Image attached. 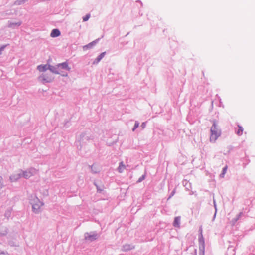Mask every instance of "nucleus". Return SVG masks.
I'll return each instance as SVG.
<instances>
[{
  "instance_id": "nucleus-1",
  "label": "nucleus",
  "mask_w": 255,
  "mask_h": 255,
  "mask_svg": "<svg viewBox=\"0 0 255 255\" xmlns=\"http://www.w3.org/2000/svg\"><path fill=\"white\" fill-rule=\"evenodd\" d=\"M212 126L210 128V142H215L217 138L221 135V130L218 128L216 120L212 121Z\"/></svg>"
},
{
  "instance_id": "nucleus-2",
  "label": "nucleus",
  "mask_w": 255,
  "mask_h": 255,
  "mask_svg": "<svg viewBox=\"0 0 255 255\" xmlns=\"http://www.w3.org/2000/svg\"><path fill=\"white\" fill-rule=\"evenodd\" d=\"M30 203L32 205V209L34 213L38 214L40 212V208L43 205V203L38 198H34L31 201Z\"/></svg>"
},
{
  "instance_id": "nucleus-3",
  "label": "nucleus",
  "mask_w": 255,
  "mask_h": 255,
  "mask_svg": "<svg viewBox=\"0 0 255 255\" xmlns=\"http://www.w3.org/2000/svg\"><path fill=\"white\" fill-rule=\"evenodd\" d=\"M54 77L50 73H42L38 77L39 81L43 84L51 83L54 80Z\"/></svg>"
},
{
  "instance_id": "nucleus-4",
  "label": "nucleus",
  "mask_w": 255,
  "mask_h": 255,
  "mask_svg": "<svg viewBox=\"0 0 255 255\" xmlns=\"http://www.w3.org/2000/svg\"><path fill=\"white\" fill-rule=\"evenodd\" d=\"M84 236L85 240L90 242L96 240L100 237V235L96 231L86 232Z\"/></svg>"
},
{
  "instance_id": "nucleus-5",
  "label": "nucleus",
  "mask_w": 255,
  "mask_h": 255,
  "mask_svg": "<svg viewBox=\"0 0 255 255\" xmlns=\"http://www.w3.org/2000/svg\"><path fill=\"white\" fill-rule=\"evenodd\" d=\"M199 255H204L205 242L202 233H199L198 236Z\"/></svg>"
},
{
  "instance_id": "nucleus-6",
  "label": "nucleus",
  "mask_w": 255,
  "mask_h": 255,
  "mask_svg": "<svg viewBox=\"0 0 255 255\" xmlns=\"http://www.w3.org/2000/svg\"><path fill=\"white\" fill-rule=\"evenodd\" d=\"M57 66L58 67V69L60 70H65L66 71H70L71 70V67L69 66L68 63L67 61L61 63L57 64Z\"/></svg>"
},
{
  "instance_id": "nucleus-7",
  "label": "nucleus",
  "mask_w": 255,
  "mask_h": 255,
  "mask_svg": "<svg viewBox=\"0 0 255 255\" xmlns=\"http://www.w3.org/2000/svg\"><path fill=\"white\" fill-rule=\"evenodd\" d=\"M99 41V38L97 39L92 42L88 43V44L84 45L83 46V50L84 51H86L89 49H92L95 45Z\"/></svg>"
},
{
  "instance_id": "nucleus-8",
  "label": "nucleus",
  "mask_w": 255,
  "mask_h": 255,
  "mask_svg": "<svg viewBox=\"0 0 255 255\" xmlns=\"http://www.w3.org/2000/svg\"><path fill=\"white\" fill-rule=\"evenodd\" d=\"M135 247L132 244H126L122 247L121 251L123 252H128L134 249Z\"/></svg>"
},
{
  "instance_id": "nucleus-9",
  "label": "nucleus",
  "mask_w": 255,
  "mask_h": 255,
  "mask_svg": "<svg viewBox=\"0 0 255 255\" xmlns=\"http://www.w3.org/2000/svg\"><path fill=\"white\" fill-rule=\"evenodd\" d=\"M21 24H22V22L21 21H19L17 22H13L8 21L7 27L8 28L15 29L17 27H18L19 26H20L21 25Z\"/></svg>"
},
{
  "instance_id": "nucleus-10",
  "label": "nucleus",
  "mask_w": 255,
  "mask_h": 255,
  "mask_svg": "<svg viewBox=\"0 0 255 255\" xmlns=\"http://www.w3.org/2000/svg\"><path fill=\"white\" fill-rule=\"evenodd\" d=\"M22 175L20 173L13 174L9 177V180L11 182L18 181L21 177Z\"/></svg>"
},
{
  "instance_id": "nucleus-11",
  "label": "nucleus",
  "mask_w": 255,
  "mask_h": 255,
  "mask_svg": "<svg viewBox=\"0 0 255 255\" xmlns=\"http://www.w3.org/2000/svg\"><path fill=\"white\" fill-rule=\"evenodd\" d=\"M49 64H41L37 66V69L40 72H45L49 70Z\"/></svg>"
},
{
  "instance_id": "nucleus-12",
  "label": "nucleus",
  "mask_w": 255,
  "mask_h": 255,
  "mask_svg": "<svg viewBox=\"0 0 255 255\" xmlns=\"http://www.w3.org/2000/svg\"><path fill=\"white\" fill-rule=\"evenodd\" d=\"M61 32L58 29H53L50 33V36L53 38L57 37L60 36Z\"/></svg>"
},
{
  "instance_id": "nucleus-13",
  "label": "nucleus",
  "mask_w": 255,
  "mask_h": 255,
  "mask_svg": "<svg viewBox=\"0 0 255 255\" xmlns=\"http://www.w3.org/2000/svg\"><path fill=\"white\" fill-rule=\"evenodd\" d=\"M180 216L175 217L173 223V225L174 227L179 228L180 226Z\"/></svg>"
},
{
  "instance_id": "nucleus-14",
  "label": "nucleus",
  "mask_w": 255,
  "mask_h": 255,
  "mask_svg": "<svg viewBox=\"0 0 255 255\" xmlns=\"http://www.w3.org/2000/svg\"><path fill=\"white\" fill-rule=\"evenodd\" d=\"M106 52L105 51V52H102L95 60L94 61H93V64H98L101 60V59L105 56V55H106Z\"/></svg>"
},
{
  "instance_id": "nucleus-15",
  "label": "nucleus",
  "mask_w": 255,
  "mask_h": 255,
  "mask_svg": "<svg viewBox=\"0 0 255 255\" xmlns=\"http://www.w3.org/2000/svg\"><path fill=\"white\" fill-rule=\"evenodd\" d=\"M235 248L233 246H229L226 252V255H235Z\"/></svg>"
},
{
  "instance_id": "nucleus-16",
  "label": "nucleus",
  "mask_w": 255,
  "mask_h": 255,
  "mask_svg": "<svg viewBox=\"0 0 255 255\" xmlns=\"http://www.w3.org/2000/svg\"><path fill=\"white\" fill-rule=\"evenodd\" d=\"M49 70L54 74H58L59 73V70L58 69V67L57 66V65H56L55 66H52L49 64Z\"/></svg>"
},
{
  "instance_id": "nucleus-17",
  "label": "nucleus",
  "mask_w": 255,
  "mask_h": 255,
  "mask_svg": "<svg viewBox=\"0 0 255 255\" xmlns=\"http://www.w3.org/2000/svg\"><path fill=\"white\" fill-rule=\"evenodd\" d=\"M21 175L25 179H28L32 175V173L30 171H23V173Z\"/></svg>"
},
{
  "instance_id": "nucleus-18",
  "label": "nucleus",
  "mask_w": 255,
  "mask_h": 255,
  "mask_svg": "<svg viewBox=\"0 0 255 255\" xmlns=\"http://www.w3.org/2000/svg\"><path fill=\"white\" fill-rule=\"evenodd\" d=\"M243 212H240L236 217L234 218L232 220V223L233 225L235 224L237 221H238L241 217L243 216Z\"/></svg>"
},
{
  "instance_id": "nucleus-19",
  "label": "nucleus",
  "mask_w": 255,
  "mask_h": 255,
  "mask_svg": "<svg viewBox=\"0 0 255 255\" xmlns=\"http://www.w3.org/2000/svg\"><path fill=\"white\" fill-rule=\"evenodd\" d=\"M7 229L5 227H0V236H4L7 234Z\"/></svg>"
},
{
  "instance_id": "nucleus-20",
  "label": "nucleus",
  "mask_w": 255,
  "mask_h": 255,
  "mask_svg": "<svg viewBox=\"0 0 255 255\" xmlns=\"http://www.w3.org/2000/svg\"><path fill=\"white\" fill-rule=\"evenodd\" d=\"M29 0H16L14 2V5H20L23 4L24 3L27 2Z\"/></svg>"
},
{
  "instance_id": "nucleus-21",
  "label": "nucleus",
  "mask_w": 255,
  "mask_h": 255,
  "mask_svg": "<svg viewBox=\"0 0 255 255\" xmlns=\"http://www.w3.org/2000/svg\"><path fill=\"white\" fill-rule=\"evenodd\" d=\"M80 139L81 140H90V139H93V138H91V137L90 136H86V133H82L81 134H80Z\"/></svg>"
},
{
  "instance_id": "nucleus-22",
  "label": "nucleus",
  "mask_w": 255,
  "mask_h": 255,
  "mask_svg": "<svg viewBox=\"0 0 255 255\" xmlns=\"http://www.w3.org/2000/svg\"><path fill=\"white\" fill-rule=\"evenodd\" d=\"M94 185L96 186L97 192L98 193H102V192L103 191L104 189V186H99L95 182L94 183Z\"/></svg>"
},
{
  "instance_id": "nucleus-23",
  "label": "nucleus",
  "mask_w": 255,
  "mask_h": 255,
  "mask_svg": "<svg viewBox=\"0 0 255 255\" xmlns=\"http://www.w3.org/2000/svg\"><path fill=\"white\" fill-rule=\"evenodd\" d=\"M238 127L239 128V129L238 131H236V134L239 136H241L242 135L243 132V128L239 125H238Z\"/></svg>"
},
{
  "instance_id": "nucleus-24",
  "label": "nucleus",
  "mask_w": 255,
  "mask_h": 255,
  "mask_svg": "<svg viewBox=\"0 0 255 255\" xmlns=\"http://www.w3.org/2000/svg\"><path fill=\"white\" fill-rule=\"evenodd\" d=\"M9 45V44H7L3 45L0 47V55L2 54V51L5 49V48Z\"/></svg>"
},
{
  "instance_id": "nucleus-25",
  "label": "nucleus",
  "mask_w": 255,
  "mask_h": 255,
  "mask_svg": "<svg viewBox=\"0 0 255 255\" xmlns=\"http://www.w3.org/2000/svg\"><path fill=\"white\" fill-rule=\"evenodd\" d=\"M227 169V166L224 167L222 169V173L220 175V176L221 177H224L225 174L226 173Z\"/></svg>"
},
{
  "instance_id": "nucleus-26",
  "label": "nucleus",
  "mask_w": 255,
  "mask_h": 255,
  "mask_svg": "<svg viewBox=\"0 0 255 255\" xmlns=\"http://www.w3.org/2000/svg\"><path fill=\"white\" fill-rule=\"evenodd\" d=\"M175 193H176V188H174L173 189V190L172 191V192L170 193V195H169V197H168L167 200H168L170 199H171L174 195Z\"/></svg>"
},
{
  "instance_id": "nucleus-27",
  "label": "nucleus",
  "mask_w": 255,
  "mask_h": 255,
  "mask_svg": "<svg viewBox=\"0 0 255 255\" xmlns=\"http://www.w3.org/2000/svg\"><path fill=\"white\" fill-rule=\"evenodd\" d=\"M59 75H61L63 77H67L68 76V73L65 72V71H63L62 70H59Z\"/></svg>"
},
{
  "instance_id": "nucleus-28",
  "label": "nucleus",
  "mask_w": 255,
  "mask_h": 255,
  "mask_svg": "<svg viewBox=\"0 0 255 255\" xmlns=\"http://www.w3.org/2000/svg\"><path fill=\"white\" fill-rule=\"evenodd\" d=\"M139 122L137 121H135L134 127H133L132 130L133 131H134L135 130V129L139 127Z\"/></svg>"
},
{
  "instance_id": "nucleus-29",
  "label": "nucleus",
  "mask_w": 255,
  "mask_h": 255,
  "mask_svg": "<svg viewBox=\"0 0 255 255\" xmlns=\"http://www.w3.org/2000/svg\"><path fill=\"white\" fill-rule=\"evenodd\" d=\"M3 186V179L2 176H0V189H2Z\"/></svg>"
},
{
  "instance_id": "nucleus-30",
  "label": "nucleus",
  "mask_w": 255,
  "mask_h": 255,
  "mask_svg": "<svg viewBox=\"0 0 255 255\" xmlns=\"http://www.w3.org/2000/svg\"><path fill=\"white\" fill-rule=\"evenodd\" d=\"M90 14H87L85 16H84L83 17V21L84 22L87 21V20H88V19L90 18Z\"/></svg>"
},
{
  "instance_id": "nucleus-31",
  "label": "nucleus",
  "mask_w": 255,
  "mask_h": 255,
  "mask_svg": "<svg viewBox=\"0 0 255 255\" xmlns=\"http://www.w3.org/2000/svg\"><path fill=\"white\" fill-rule=\"evenodd\" d=\"M145 174L142 175L137 181V183H140L145 179Z\"/></svg>"
},
{
  "instance_id": "nucleus-32",
  "label": "nucleus",
  "mask_w": 255,
  "mask_h": 255,
  "mask_svg": "<svg viewBox=\"0 0 255 255\" xmlns=\"http://www.w3.org/2000/svg\"><path fill=\"white\" fill-rule=\"evenodd\" d=\"M10 216H11V211L10 210L6 211L5 213V216L6 217H7V218H8L9 217H10Z\"/></svg>"
},
{
  "instance_id": "nucleus-33",
  "label": "nucleus",
  "mask_w": 255,
  "mask_h": 255,
  "mask_svg": "<svg viewBox=\"0 0 255 255\" xmlns=\"http://www.w3.org/2000/svg\"><path fill=\"white\" fill-rule=\"evenodd\" d=\"M0 255H9L7 252H4L0 249Z\"/></svg>"
},
{
  "instance_id": "nucleus-34",
  "label": "nucleus",
  "mask_w": 255,
  "mask_h": 255,
  "mask_svg": "<svg viewBox=\"0 0 255 255\" xmlns=\"http://www.w3.org/2000/svg\"><path fill=\"white\" fill-rule=\"evenodd\" d=\"M8 244L10 246H17V245L15 244V243L12 241H10L8 242Z\"/></svg>"
},
{
  "instance_id": "nucleus-35",
  "label": "nucleus",
  "mask_w": 255,
  "mask_h": 255,
  "mask_svg": "<svg viewBox=\"0 0 255 255\" xmlns=\"http://www.w3.org/2000/svg\"><path fill=\"white\" fill-rule=\"evenodd\" d=\"M146 123H147V122H144L141 124V127L142 128V129H143L145 128V127L146 126Z\"/></svg>"
},
{
  "instance_id": "nucleus-36",
  "label": "nucleus",
  "mask_w": 255,
  "mask_h": 255,
  "mask_svg": "<svg viewBox=\"0 0 255 255\" xmlns=\"http://www.w3.org/2000/svg\"><path fill=\"white\" fill-rule=\"evenodd\" d=\"M213 204H214V208L215 209V212H216V213H217V205H216V201H215V200L214 199L213 200Z\"/></svg>"
},
{
  "instance_id": "nucleus-37",
  "label": "nucleus",
  "mask_w": 255,
  "mask_h": 255,
  "mask_svg": "<svg viewBox=\"0 0 255 255\" xmlns=\"http://www.w3.org/2000/svg\"><path fill=\"white\" fill-rule=\"evenodd\" d=\"M90 167H91V172L93 173L96 174V173H97V171H95V169H93V165L91 166Z\"/></svg>"
},
{
  "instance_id": "nucleus-38",
  "label": "nucleus",
  "mask_w": 255,
  "mask_h": 255,
  "mask_svg": "<svg viewBox=\"0 0 255 255\" xmlns=\"http://www.w3.org/2000/svg\"><path fill=\"white\" fill-rule=\"evenodd\" d=\"M136 2H138V3H140L141 5L142 6H143V3H142V2H141V0H137Z\"/></svg>"
},
{
  "instance_id": "nucleus-39",
  "label": "nucleus",
  "mask_w": 255,
  "mask_h": 255,
  "mask_svg": "<svg viewBox=\"0 0 255 255\" xmlns=\"http://www.w3.org/2000/svg\"><path fill=\"white\" fill-rule=\"evenodd\" d=\"M120 165V166H122L123 167V168H125V166L124 165H123L122 162L120 163V165Z\"/></svg>"
},
{
  "instance_id": "nucleus-40",
  "label": "nucleus",
  "mask_w": 255,
  "mask_h": 255,
  "mask_svg": "<svg viewBox=\"0 0 255 255\" xmlns=\"http://www.w3.org/2000/svg\"><path fill=\"white\" fill-rule=\"evenodd\" d=\"M216 214H217V213H216V212H215V213H214V216L213 217L212 221H214L215 220V219L216 218Z\"/></svg>"
},
{
  "instance_id": "nucleus-41",
  "label": "nucleus",
  "mask_w": 255,
  "mask_h": 255,
  "mask_svg": "<svg viewBox=\"0 0 255 255\" xmlns=\"http://www.w3.org/2000/svg\"><path fill=\"white\" fill-rule=\"evenodd\" d=\"M119 168V172L121 173V172H122V168H121L120 165H119V168Z\"/></svg>"
},
{
  "instance_id": "nucleus-42",
  "label": "nucleus",
  "mask_w": 255,
  "mask_h": 255,
  "mask_svg": "<svg viewBox=\"0 0 255 255\" xmlns=\"http://www.w3.org/2000/svg\"><path fill=\"white\" fill-rule=\"evenodd\" d=\"M199 232H200V233H202V227H200V229H199Z\"/></svg>"
},
{
  "instance_id": "nucleus-43",
  "label": "nucleus",
  "mask_w": 255,
  "mask_h": 255,
  "mask_svg": "<svg viewBox=\"0 0 255 255\" xmlns=\"http://www.w3.org/2000/svg\"><path fill=\"white\" fill-rule=\"evenodd\" d=\"M196 251H197L196 249H194V253L195 254H194V255H197V254H196Z\"/></svg>"
},
{
  "instance_id": "nucleus-44",
  "label": "nucleus",
  "mask_w": 255,
  "mask_h": 255,
  "mask_svg": "<svg viewBox=\"0 0 255 255\" xmlns=\"http://www.w3.org/2000/svg\"><path fill=\"white\" fill-rule=\"evenodd\" d=\"M120 255H124L123 254H120Z\"/></svg>"
}]
</instances>
